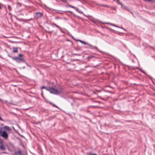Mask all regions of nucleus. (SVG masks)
<instances>
[{
    "label": "nucleus",
    "mask_w": 155,
    "mask_h": 155,
    "mask_svg": "<svg viewBox=\"0 0 155 155\" xmlns=\"http://www.w3.org/2000/svg\"><path fill=\"white\" fill-rule=\"evenodd\" d=\"M13 51L14 53H17L18 52V48L17 47H13Z\"/></svg>",
    "instance_id": "6"
},
{
    "label": "nucleus",
    "mask_w": 155,
    "mask_h": 155,
    "mask_svg": "<svg viewBox=\"0 0 155 155\" xmlns=\"http://www.w3.org/2000/svg\"><path fill=\"white\" fill-rule=\"evenodd\" d=\"M0 120L2 121L3 120L2 119V118L0 117Z\"/></svg>",
    "instance_id": "18"
},
{
    "label": "nucleus",
    "mask_w": 155,
    "mask_h": 155,
    "mask_svg": "<svg viewBox=\"0 0 155 155\" xmlns=\"http://www.w3.org/2000/svg\"><path fill=\"white\" fill-rule=\"evenodd\" d=\"M117 0L116 2L118 4L121 5V3H120V1L119 0Z\"/></svg>",
    "instance_id": "13"
},
{
    "label": "nucleus",
    "mask_w": 155,
    "mask_h": 155,
    "mask_svg": "<svg viewBox=\"0 0 155 155\" xmlns=\"http://www.w3.org/2000/svg\"><path fill=\"white\" fill-rule=\"evenodd\" d=\"M54 106L55 107H56L57 108H58V107L56 106L55 105H54Z\"/></svg>",
    "instance_id": "20"
},
{
    "label": "nucleus",
    "mask_w": 155,
    "mask_h": 155,
    "mask_svg": "<svg viewBox=\"0 0 155 155\" xmlns=\"http://www.w3.org/2000/svg\"><path fill=\"white\" fill-rule=\"evenodd\" d=\"M0 148L2 150H4L5 149V147L3 145H1L0 146Z\"/></svg>",
    "instance_id": "8"
},
{
    "label": "nucleus",
    "mask_w": 155,
    "mask_h": 155,
    "mask_svg": "<svg viewBox=\"0 0 155 155\" xmlns=\"http://www.w3.org/2000/svg\"><path fill=\"white\" fill-rule=\"evenodd\" d=\"M19 56L20 57H22L23 56V55L21 54H18Z\"/></svg>",
    "instance_id": "16"
},
{
    "label": "nucleus",
    "mask_w": 155,
    "mask_h": 155,
    "mask_svg": "<svg viewBox=\"0 0 155 155\" xmlns=\"http://www.w3.org/2000/svg\"><path fill=\"white\" fill-rule=\"evenodd\" d=\"M69 6L71 8H74L75 9H76V10H78V8H76L73 6H72V5H69Z\"/></svg>",
    "instance_id": "9"
},
{
    "label": "nucleus",
    "mask_w": 155,
    "mask_h": 155,
    "mask_svg": "<svg viewBox=\"0 0 155 155\" xmlns=\"http://www.w3.org/2000/svg\"><path fill=\"white\" fill-rule=\"evenodd\" d=\"M91 155H97V154L95 153H93V154H91Z\"/></svg>",
    "instance_id": "17"
},
{
    "label": "nucleus",
    "mask_w": 155,
    "mask_h": 155,
    "mask_svg": "<svg viewBox=\"0 0 155 155\" xmlns=\"http://www.w3.org/2000/svg\"><path fill=\"white\" fill-rule=\"evenodd\" d=\"M48 91H49L50 93L55 94H59L62 92V90H63V88L62 87H60L59 90L56 89L54 88L50 87H48Z\"/></svg>",
    "instance_id": "1"
},
{
    "label": "nucleus",
    "mask_w": 155,
    "mask_h": 155,
    "mask_svg": "<svg viewBox=\"0 0 155 155\" xmlns=\"http://www.w3.org/2000/svg\"><path fill=\"white\" fill-rule=\"evenodd\" d=\"M105 24H110V23H105Z\"/></svg>",
    "instance_id": "19"
},
{
    "label": "nucleus",
    "mask_w": 155,
    "mask_h": 155,
    "mask_svg": "<svg viewBox=\"0 0 155 155\" xmlns=\"http://www.w3.org/2000/svg\"><path fill=\"white\" fill-rule=\"evenodd\" d=\"M98 6H104V7H107L110 8L111 10H115V8L114 7H111L109 5H104L103 4H98Z\"/></svg>",
    "instance_id": "5"
},
{
    "label": "nucleus",
    "mask_w": 155,
    "mask_h": 155,
    "mask_svg": "<svg viewBox=\"0 0 155 155\" xmlns=\"http://www.w3.org/2000/svg\"><path fill=\"white\" fill-rule=\"evenodd\" d=\"M104 1H106L107 0H104Z\"/></svg>",
    "instance_id": "23"
},
{
    "label": "nucleus",
    "mask_w": 155,
    "mask_h": 155,
    "mask_svg": "<svg viewBox=\"0 0 155 155\" xmlns=\"http://www.w3.org/2000/svg\"><path fill=\"white\" fill-rule=\"evenodd\" d=\"M54 25L55 26H56L57 27V28H60L59 26H58V25H56V24H54Z\"/></svg>",
    "instance_id": "15"
},
{
    "label": "nucleus",
    "mask_w": 155,
    "mask_h": 155,
    "mask_svg": "<svg viewBox=\"0 0 155 155\" xmlns=\"http://www.w3.org/2000/svg\"><path fill=\"white\" fill-rule=\"evenodd\" d=\"M145 1H148V2H153L154 0H144Z\"/></svg>",
    "instance_id": "14"
},
{
    "label": "nucleus",
    "mask_w": 155,
    "mask_h": 155,
    "mask_svg": "<svg viewBox=\"0 0 155 155\" xmlns=\"http://www.w3.org/2000/svg\"><path fill=\"white\" fill-rule=\"evenodd\" d=\"M18 152L19 153H21V151H18Z\"/></svg>",
    "instance_id": "21"
},
{
    "label": "nucleus",
    "mask_w": 155,
    "mask_h": 155,
    "mask_svg": "<svg viewBox=\"0 0 155 155\" xmlns=\"http://www.w3.org/2000/svg\"><path fill=\"white\" fill-rule=\"evenodd\" d=\"M0 135L5 139H7L8 138V134L5 130L2 131Z\"/></svg>",
    "instance_id": "2"
},
{
    "label": "nucleus",
    "mask_w": 155,
    "mask_h": 155,
    "mask_svg": "<svg viewBox=\"0 0 155 155\" xmlns=\"http://www.w3.org/2000/svg\"><path fill=\"white\" fill-rule=\"evenodd\" d=\"M78 41H79V42H81V43H83L84 45H89V46H92L91 45H89L87 43L85 42L82 41H81L80 40H78Z\"/></svg>",
    "instance_id": "7"
},
{
    "label": "nucleus",
    "mask_w": 155,
    "mask_h": 155,
    "mask_svg": "<svg viewBox=\"0 0 155 155\" xmlns=\"http://www.w3.org/2000/svg\"><path fill=\"white\" fill-rule=\"evenodd\" d=\"M1 8V6H0V9Z\"/></svg>",
    "instance_id": "22"
},
{
    "label": "nucleus",
    "mask_w": 155,
    "mask_h": 155,
    "mask_svg": "<svg viewBox=\"0 0 155 155\" xmlns=\"http://www.w3.org/2000/svg\"><path fill=\"white\" fill-rule=\"evenodd\" d=\"M5 128L7 130L10 131V128L8 126H5Z\"/></svg>",
    "instance_id": "10"
},
{
    "label": "nucleus",
    "mask_w": 155,
    "mask_h": 155,
    "mask_svg": "<svg viewBox=\"0 0 155 155\" xmlns=\"http://www.w3.org/2000/svg\"><path fill=\"white\" fill-rule=\"evenodd\" d=\"M48 87H45V86H42V87H41V88H44V89H46L48 91Z\"/></svg>",
    "instance_id": "12"
},
{
    "label": "nucleus",
    "mask_w": 155,
    "mask_h": 155,
    "mask_svg": "<svg viewBox=\"0 0 155 155\" xmlns=\"http://www.w3.org/2000/svg\"><path fill=\"white\" fill-rule=\"evenodd\" d=\"M8 8L9 11H11L12 10V8L9 5H8Z\"/></svg>",
    "instance_id": "11"
},
{
    "label": "nucleus",
    "mask_w": 155,
    "mask_h": 155,
    "mask_svg": "<svg viewBox=\"0 0 155 155\" xmlns=\"http://www.w3.org/2000/svg\"><path fill=\"white\" fill-rule=\"evenodd\" d=\"M42 15V13L40 12H36L35 15V17L36 18H41Z\"/></svg>",
    "instance_id": "4"
},
{
    "label": "nucleus",
    "mask_w": 155,
    "mask_h": 155,
    "mask_svg": "<svg viewBox=\"0 0 155 155\" xmlns=\"http://www.w3.org/2000/svg\"><path fill=\"white\" fill-rule=\"evenodd\" d=\"M12 59L15 61L17 62H19L24 60V59L22 58H20L19 57H14L12 58Z\"/></svg>",
    "instance_id": "3"
}]
</instances>
